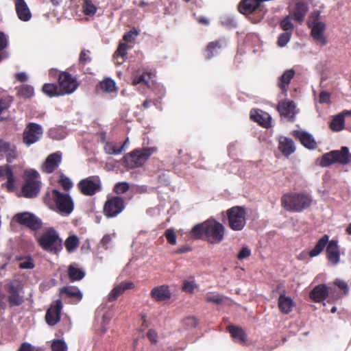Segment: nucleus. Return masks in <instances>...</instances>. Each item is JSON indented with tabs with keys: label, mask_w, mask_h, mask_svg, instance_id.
Returning a JSON list of instances; mask_svg holds the SVG:
<instances>
[{
	"label": "nucleus",
	"mask_w": 351,
	"mask_h": 351,
	"mask_svg": "<svg viewBox=\"0 0 351 351\" xmlns=\"http://www.w3.org/2000/svg\"><path fill=\"white\" fill-rule=\"evenodd\" d=\"M261 2V0H243L239 5V11L244 14H250L260 5Z\"/></svg>",
	"instance_id": "obj_30"
},
{
	"label": "nucleus",
	"mask_w": 351,
	"mask_h": 351,
	"mask_svg": "<svg viewBox=\"0 0 351 351\" xmlns=\"http://www.w3.org/2000/svg\"><path fill=\"white\" fill-rule=\"evenodd\" d=\"M25 173L27 180L22 193L24 197L32 198L36 196L40 191V183L38 180L39 174L34 169H27Z\"/></svg>",
	"instance_id": "obj_8"
},
{
	"label": "nucleus",
	"mask_w": 351,
	"mask_h": 351,
	"mask_svg": "<svg viewBox=\"0 0 351 351\" xmlns=\"http://www.w3.org/2000/svg\"><path fill=\"white\" fill-rule=\"evenodd\" d=\"M62 161V153L56 152L49 154L41 166V169L46 173H51L60 165Z\"/></svg>",
	"instance_id": "obj_16"
},
{
	"label": "nucleus",
	"mask_w": 351,
	"mask_h": 351,
	"mask_svg": "<svg viewBox=\"0 0 351 351\" xmlns=\"http://www.w3.org/2000/svg\"><path fill=\"white\" fill-rule=\"evenodd\" d=\"M229 227L234 231L243 229L246 223V212L243 207L233 206L226 210Z\"/></svg>",
	"instance_id": "obj_7"
},
{
	"label": "nucleus",
	"mask_w": 351,
	"mask_h": 351,
	"mask_svg": "<svg viewBox=\"0 0 351 351\" xmlns=\"http://www.w3.org/2000/svg\"><path fill=\"white\" fill-rule=\"evenodd\" d=\"M10 99L8 98H4L0 99V114L5 110H7L10 104Z\"/></svg>",
	"instance_id": "obj_60"
},
{
	"label": "nucleus",
	"mask_w": 351,
	"mask_h": 351,
	"mask_svg": "<svg viewBox=\"0 0 351 351\" xmlns=\"http://www.w3.org/2000/svg\"><path fill=\"white\" fill-rule=\"evenodd\" d=\"M223 297L218 293H212L208 295L206 300L208 302H213L215 304H220L223 302Z\"/></svg>",
	"instance_id": "obj_53"
},
{
	"label": "nucleus",
	"mask_w": 351,
	"mask_h": 351,
	"mask_svg": "<svg viewBox=\"0 0 351 351\" xmlns=\"http://www.w3.org/2000/svg\"><path fill=\"white\" fill-rule=\"evenodd\" d=\"M134 287V284L131 282H123L117 285L114 287L108 295V300L113 301L116 300L119 295L123 294L125 291Z\"/></svg>",
	"instance_id": "obj_27"
},
{
	"label": "nucleus",
	"mask_w": 351,
	"mask_h": 351,
	"mask_svg": "<svg viewBox=\"0 0 351 351\" xmlns=\"http://www.w3.org/2000/svg\"><path fill=\"white\" fill-rule=\"evenodd\" d=\"M278 307L280 311L285 314L289 313L295 305L293 300L289 296L280 294L278 300Z\"/></svg>",
	"instance_id": "obj_28"
},
{
	"label": "nucleus",
	"mask_w": 351,
	"mask_h": 351,
	"mask_svg": "<svg viewBox=\"0 0 351 351\" xmlns=\"http://www.w3.org/2000/svg\"><path fill=\"white\" fill-rule=\"evenodd\" d=\"M114 237V234L104 235L100 241V245L105 249H108Z\"/></svg>",
	"instance_id": "obj_52"
},
{
	"label": "nucleus",
	"mask_w": 351,
	"mask_h": 351,
	"mask_svg": "<svg viewBox=\"0 0 351 351\" xmlns=\"http://www.w3.org/2000/svg\"><path fill=\"white\" fill-rule=\"evenodd\" d=\"M90 51L88 50H82L80 54L79 61L81 64H85L90 61Z\"/></svg>",
	"instance_id": "obj_56"
},
{
	"label": "nucleus",
	"mask_w": 351,
	"mask_h": 351,
	"mask_svg": "<svg viewBox=\"0 0 351 351\" xmlns=\"http://www.w3.org/2000/svg\"><path fill=\"white\" fill-rule=\"evenodd\" d=\"M308 10V6L306 3L304 1L298 2L292 12L294 19L299 23H302Z\"/></svg>",
	"instance_id": "obj_29"
},
{
	"label": "nucleus",
	"mask_w": 351,
	"mask_h": 351,
	"mask_svg": "<svg viewBox=\"0 0 351 351\" xmlns=\"http://www.w3.org/2000/svg\"><path fill=\"white\" fill-rule=\"evenodd\" d=\"M38 242L44 250L56 252L60 249L61 241L54 230L49 229L38 239Z\"/></svg>",
	"instance_id": "obj_9"
},
{
	"label": "nucleus",
	"mask_w": 351,
	"mask_h": 351,
	"mask_svg": "<svg viewBox=\"0 0 351 351\" xmlns=\"http://www.w3.org/2000/svg\"><path fill=\"white\" fill-rule=\"evenodd\" d=\"M100 88L105 92L112 93L116 91L115 82L109 78L105 79L100 82Z\"/></svg>",
	"instance_id": "obj_40"
},
{
	"label": "nucleus",
	"mask_w": 351,
	"mask_h": 351,
	"mask_svg": "<svg viewBox=\"0 0 351 351\" xmlns=\"http://www.w3.org/2000/svg\"><path fill=\"white\" fill-rule=\"evenodd\" d=\"M151 296L154 300L160 302L169 299L171 293L167 286L162 285L154 288L151 291Z\"/></svg>",
	"instance_id": "obj_26"
},
{
	"label": "nucleus",
	"mask_w": 351,
	"mask_h": 351,
	"mask_svg": "<svg viewBox=\"0 0 351 351\" xmlns=\"http://www.w3.org/2000/svg\"><path fill=\"white\" fill-rule=\"evenodd\" d=\"M195 285L193 282H185L183 285V290L187 293H191L195 289Z\"/></svg>",
	"instance_id": "obj_63"
},
{
	"label": "nucleus",
	"mask_w": 351,
	"mask_h": 351,
	"mask_svg": "<svg viewBox=\"0 0 351 351\" xmlns=\"http://www.w3.org/2000/svg\"><path fill=\"white\" fill-rule=\"evenodd\" d=\"M129 189V184L127 182H120L115 185L114 191L118 194L126 192Z\"/></svg>",
	"instance_id": "obj_54"
},
{
	"label": "nucleus",
	"mask_w": 351,
	"mask_h": 351,
	"mask_svg": "<svg viewBox=\"0 0 351 351\" xmlns=\"http://www.w3.org/2000/svg\"><path fill=\"white\" fill-rule=\"evenodd\" d=\"M79 240L76 236H71L65 241V247L69 252H71L78 246Z\"/></svg>",
	"instance_id": "obj_43"
},
{
	"label": "nucleus",
	"mask_w": 351,
	"mask_h": 351,
	"mask_svg": "<svg viewBox=\"0 0 351 351\" xmlns=\"http://www.w3.org/2000/svg\"><path fill=\"white\" fill-rule=\"evenodd\" d=\"M18 94L25 98H30L34 95V88L29 85L22 86L18 91Z\"/></svg>",
	"instance_id": "obj_44"
},
{
	"label": "nucleus",
	"mask_w": 351,
	"mask_h": 351,
	"mask_svg": "<svg viewBox=\"0 0 351 351\" xmlns=\"http://www.w3.org/2000/svg\"><path fill=\"white\" fill-rule=\"evenodd\" d=\"M58 182L62 186V187L66 191H69L73 187V183L71 181V180L69 178L64 176L63 174H61L60 176Z\"/></svg>",
	"instance_id": "obj_47"
},
{
	"label": "nucleus",
	"mask_w": 351,
	"mask_h": 351,
	"mask_svg": "<svg viewBox=\"0 0 351 351\" xmlns=\"http://www.w3.org/2000/svg\"><path fill=\"white\" fill-rule=\"evenodd\" d=\"M328 294V288L325 285H319L311 291L310 297L315 302H320L324 301Z\"/></svg>",
	"instance_id": "obj_25"
},
{
	"label": "nucleus",
	"mask_w": 351,
	"mask_h": 351,
	"mask_svg": "<svg viewBox=\"0 0 351 351\" xmlns=\"http://www.w3.org/2000/svg\"><path fill=\"white\" fill-rule=\"evenodd\" d=\"M147 76L149 78L150 75L149 74H142L138 77H135L133 80V84L137 85L138 84L143 83L146 86H149V80L147 79Z\"/></svg>",
	"instance_id": "obj_51"
},
{
	"label": "nucleus",
	"mask_w": 351,
	"mask_h": 351,
	"mask_svg": "<svg viewBox=\"0 0 351 351\" xmlns=\"http://www.w3.org/2000/svg\"><path fill=\"white\" fill-rule=\"evenodd\" d=\"M319 102L323 104H328L330 102V95L326 92H322L319 94Z\"/></svg>",
	"instance_id": "obj_64"
},
{
	"label": "nucleus",
	"mask_w": 351,
	"mask_h": 351,
	"mask_svg": "<svg viewBox=\"0 0 351 351\" xmlns=\"http://www.w3.org/2000/svg\"><path fill=\"white\" fill-rule=\"evenodd\" d=\"M19 267L21 269H32L34 267V264L32 259L29 258L21 262Z\"/></svg>",
	"instance_id": "obj_58"
},
{
	"label": "nucleus",
	"mask_w": 351,
	"mask_h": 351,
	"mask_svg": "<svg viewBox=\"0 0 351 351\" xmlns=\"http://www.w3.org/2000/svg\"><path fill=\"white\" fill-rule=\"evenodd\" d=\"M280 27L284 31H285V32H290L291 33H292L294 26L291 23V17L289 16H286L280 22Z\"/></svg>",
	"instance_id": "obj_46"
},
{
	"label": "nucleus",
	"mask_w": 351,
	"mask_h": 351,
	"mask_svg": "<svg viewBox=\"0 0 351 351\" xmlns=\"http://www.w3.org/2000/svg\"><path fill=\"white\" fill-rule=\"evenodd\" d=\"M128 47L125 43H120L117 50L114 53V58L118 60L119 58H123L127 54V50Z\"/></svg>",
	"instance_id": "obj_49"
},
{
	"label": "nucleus",
	"mask_w": 351,
	"mask_h": 351,
	"mask_svg": "<svg viewBox=\"0 0 351 351\" xmlns=\"http://www.w3.org/2000/svg\"><path fill=\"white\" fill-rule=\"evenodd\" d=\"M43 133L41 125L30 123L25 128L23 132V142L27 145H30L38 141Z\"/></svg>",
	"instance_id": "obj_13"
},
{
	"label": "nucleus",
	"mask_w": 351,
	"mask_h": 351,
	"mask_svg": "<svg viewBox=\"0 0 351 351\" xmlns=\"http://www.w3.org/2000/svg\"><path fill=\"white\" fill-rule=\"evenodd\" d=\"M104 149L106 154L110 155H119L122 153L120 147H117L116 143L111 141L106 142Z\"/></svg>",
	"instance_id": "obj_37"
},
{
	"label": "nucleus",
	"mask_w": 351,
	"mask_h": 351,
	"mask_svg": "<svg viewBox=\"0 0 351 351\" xmlns=\"http://www.w3.org/2000/svg\"><path fill=\"white\" fill-rule=\"evenodd\" d=\"M138 32L136 29L130 30L129 32L125 34L123 39L126 42H132L138 36Z\"/></svg>",
	"instance_id": "obj_55"
},
{
	"label": "nucleus",
	"mask_w": 351,
	"mask_h": 351,
	"mask_svg": "<svg viewBox=\"0 0 351 351\" xmlns=\"http://www.w3.org/2000/svg\"><path fill=\"white\" fill-rule=\"evenodd\" d=\"M18 351H38V350L29 343H23Z\"/></svg>",
	"instance_id": "obj_61"
},
{
	"label": "nucleus",
	"mask_w": 351,
	"mask_h": 351,
	"mask_svg": "<svg viewBox=\"0 0 351 351\" xmlns=\"http://www.w3.org/2000/svg\"><path fill=\"white\" fill-rule=\"evenodd\" d=\"M112 318V315L110 313H106L103 315L101 322V328H99L100 332L101 333H104L107 331L106 326L110 322Z\"/></svg>",
	"instance_id": "obj_48"
},
{
	"label": "nucleus",
	"mask_w": 351,
	"mask_h": 351,
	"mask_svg": "<svg viewBox=\"0 0 351 351\" xmlns=\"http://www.w3.org/2000/svg\"><path fill=\"white\" fill-rule=\"evenodd\" d=\"M320 14L318 11L313 12L309 16L308 25L311 29V34L318 43L325 45L327 43L324 36L326 24L319 19Z\"/></svg>",
	"instance_id": "obj_5"
},
{
	"label": "nucleus",
	"mask_w": 351,
	"mask_h": 351,
	"mask_svg": "<svg viewBox=\"0 0 351 351\" xmlns=\"http://www.w3.org/2000/svg\"><path fill=\"white\" fill-rule=\"evenodd\" d=\"M295 136L300 139L302 144L309 149H314L317 147V143L313 136L304 131H295Z\"/></svg>",
	"instance_id": "obj_24"
},
{
	"label": "nucleus",
	"mask_w": 351,
	"mask_h": 351,
	"mask_svg": "<svg viewBox=\"0 0 351 351\" xmlns=\"http://www.w3.org/2000/svg\"><path fill=\"white\" fill-rule=\"evenodd\" d=\"M7 177V182L4 184L8 191H12L15 189V180L14 178L13 173L8 166V169H6V172L5 173Z\"/></svg>",
	"instance_id": "obj_41"
},
{
	"label": "nucleus",
	"mask_w": 351,
	"mask_h": 351,
	"mask_svg": "<svg viewBox=\"0 0 351 351\" xmlns=\"http://www.w3.org/2000/svg\"><path fill=\"white\" fill-rule=\"evenodd\" d=\"M278 149L285 156H289L293 154L295 147L293 141L285 136H280L278 139Z\"/></svg>",
	"instance_id": "obj_23"
},
{
	"label": "nucleus",
	"mask_w": 351,
	"mask_h": 351,
	"mask_svg": "<svg viewBox=\"0 0 351 351\" xmlns=\"http://www.w3.org/2000/svg\"><path fill=\"white\" fill-rule=\"evenodd\" d=\"M251 254L250 250L247 247H243L239 252L237 258L240 260L244 259L250 256Z\"/></svg>",
	"instance_id": "obj_59"
},
{
	"label": "nucleus",
	"mask_w": 351,
	"mask_h": 351,
	"mask_svg": "<svg viewBox=\"0 0 351 351\" xmlns=\"http://www.w3.org/2000/svg\"><path fill=\"white\" fill-rule=\"evenodd\" d=\"M0 153L5 155L8 162H12L18 156L16 146L3 139H0Z\"/></svg>",
	"instance_id": "obj_18"
},
{
	"label": "nucleus",
	"mask_w": 351,
	"mask_h": 351,
	"mask_svg": "<svg viewBox=\"0 0 351 351\" xmlns=\"http://www.w3.org/2000/svg\"><path fill=\"white\" fill-rule=\"evenodd\" d=\"M350 161L351 154L349 149L344 146L340 150H334L324 154L319 164L322 167H328L335 162L346 165Z\"/></svg>",
	"instance_id": "obj_6"
},
{
	"label": "nucleus",
	"mask_w": 351,
	"mask_h": 351,
	"mask_svg": "<svg viewBox=\"0 0 351 351\" xmlns=\"http://www.w3.org/2000/svg\"><path fill=\"white\" fill-rule=\"evenodd\" d=\"M295 71L293 69L286 71L280 77L279 84L280 88L283 92L287 91V86L289 85L291 80L293 77Z\"/></svg>",
	"instance_id": "obj_34"
},
{
	"label": "nucleus",
	"mask_w": 351,
	"mask_h": 351,
	"mask_svg": "<svg viewBox=\"0 0 351 351\" xmlns=\"http://www.w3.org/2000/svg\"><path fill=\"white\" fill-rule=\"evenodd\" d=\"M165 237L167 238V241L170 244H176V236L173 230L171 229H168L165 232Z\"/></svg>",
	"instance_id": "obj_57"
},
{
	"label": "nucleus",
	"mask_w": 351,
	"mask_h": 351,
	"mask_svg": "<svg viewBox=\"0 0 351 351\" xmlns=\"http://www.w3.org/2000/svg\"><path fill=\"white\" fill-rule=\"evenodd\" d=\"M250 117L255 122L265 128H269L271 125V118L270 115L261 110H253L251 111Z\"/></svg>",
	"instance_id": "obj_19"
},
{
	"label": "nucleus",
	"mask_w": 351,
	"mask_h": 351,
	"mask_svg": "<svg viewBox=\"0 0 351 351\" xmlns=\"http://www.w3.org/2000/svg\"><path fill=\"white\" fill-rule=\"evenodd\" d=\"M312 201L311 197L304 193H287L282 197L281 204L286 210L299 213L308 208Z\"/></svg>",
	"instance_id": "obj_2"
},
{
	"label": "nucleus",
	"mask_w": 351,
	"mask_h": 351,
	"mask_svg": "<svg viewBox=\"0 0 351 351\" xmlns=\"http://www.w3.org/2000/svg\"><path fill=\"white\" fill-rule=\"evenodd\" d=\"M223 47L221 41L215 43H210L206 49V57L208 58H212L215 54L218 53L221 48Z\"/></svg>",
	"instance_id": "obj_38"
},
{
	"label": "nucleus",
	"mask_w": 351,
	"mask_h": 351,
	"mask_svg": "<svg viewBox=\"0 0 351 351\" xmlns=\"http://www.w3.org/2000/svg\"><path fill=\"white\" fill-rule=\"evenodd\" d=\"M61 294H64L66 296L71 298L75 302H79L82 298V293L77 287H66L61 289Z\"/></svg>",
	"instance_id": "obj_31"
},
{
	"label": "nucleus",
	"mask_w": 351,
	"mask_h": 351,
	"mask_svg": "<svg viewBox=\"0 0 351 351\" xmlns=\"http://www.w3.org/2000/svg\"><path fill=\"white\" fill-rule=\"evenodd\" d=\"M228 331L236 341H239L241 343L245 342L246 335L241 328L235 326H229Z\"/></svg>",
	"instance_id": "obj_32"
},
{
	"label": "nucleus",
	"mask_w": 351,
	"mask_h": 351,
	"mask_svg": "<svg viewBox=\"0 0 351 351\" xmlns=\"http://www.w3.org/2000/svg\"><path fill=\"white\" fill-rule=\"evenodd\" d=\"M97 7L93 3V2L90 0L84 1L82 5V10L83 12L86 15L92 16L95 14L97 12Z\"/></svg>",
	"instance_id": "obj_42"
},
{
	"label": "nucleus",
	"mask_w": 351,
	"mask_h": 351,
	"mask_svg": "<svg viewBox=\"0 0 351 351\" xmlns=\"http://www.w3.org/2000/svg\"><path fill=\"white\" fill-rule=\"evenodd\" d=\"M59 89L61 95L73 93L78 87L76 78L71 74L63 72L58 77Z\"/></svg>",
	"instance_id": "obj_12"
},
{
	"label": "nucleus",
	"mask_w": 351,
	"mask_h": 351,
	"mask_svg": "<svg viewBox=\"0 0 351 351\" xmlns=\"http://www.w3.org/2000/svg\"><path fill=\"white\" fill-rule=\"evenodd\" d=\"M123 208V200L121 197H114L106 202L104 213L107 217H113L119 214Z\"/></svg>",
	"instance_id": "obj_14"
},
{
	"label": "nucleus",
	"mask_w": 351,
	"mask_h": 351,
	"mask_svg": "<svg viewBox=\"0 0 351 351\" xmlns=\"http://www.w3.org/2000/svg\"><path fill=\"white\" fill-rule=\"evenodd\" d=\"M78 187L82 194L91 196L101 189V181L97 176H90L82 180L78 183Z\"/></svg>",
	"instance_id": "obj_11"
},
{
	"label": "nucleus",
	"mask_w": 351,
	"mask_h": 351,
	"mask_svg": "<svg viewBox=\"0 0 351 351\" xmlns=\"http://www.w3.org/2000/svg\"><path fill=\"white\" fill-rule=\"evenodd\" d=\"M68 274L70 280L72 281L82 280L85 276L84 271L73 265H70L69 267Z\"/></svg>",
	"instance_id": "obj_36"
},
{
	"label": "nucleus",
	"mask_w": 351,
	"mask_h": 351,
	"mask_svg": "<svg viewBox=\"0 0 351 351\" xmlns=\"http://www.w3.org/2000/svg\"><path fill=\"white\" fill-rule=\"evenodd\" d=\"M8 292V302L12 306H20L24 302L23 296L21 295L23 286L20 281L14 280L6 285Z\"/></svg>",
	"instance_id": "obj_10"
},
{
	"label": "nucleus",
	"mask_w": 351,
	"mask_h": 351,
	"mask_svg": "<svg viewBox=\"0 0 351 351\" xmlns=\"http://www.w3.org/2000/svg\"><path fill=\"white\" fill-rule=\"evenodd\" d=\"M43 91L49 97L61 95L59 87L54 84H44Z\"/></svg>",
	"instance_id": "obj_39"
},
{
	"label": "nucleus",
	"mask_w": 351,
	"mask_h": 351,
	"mask_svg": "<svg viewBox=\"0 0 351 351\" xmlns=\"http://www.w3.org/2000/svg\"><path fill=\"white\" fill-rule=\"evenodd\" d=\"M15 7L17 16L20 20L23 21L30 20L32 14L24 0H16Z\"/></svg>",
	"instance_id": "obj_22"
},
{
	"label": "nucleus",
	"mask_w": 351,
	"mask_h": 351,
	"mask_svg": "<svg viewBox=\"0 0 351 351\" xmlns=\"http://www.w3.org/2000/svg\"><path fill=\"white\" fill-rule=\"evenodd\" d=\"M52 351H66L67 346L62 339L53 340L51 343Z\"/></svg>",
	"instance_id": "obj_45"
},
{
	"label": "nucleus",
	"mask_w": 351,
	"mask_h": 351,
	"mask_svg": "<svg viewBox=\"0 0 351 351\" xmlns=\"http://www.w3.org/2000/svg\"><path fill=\"white\" fill-rule=\"evenodd\" d=\"M197 323V319L193 317H189L184 320V324L187 327H194Z\"/></svg>",
	"instance_id": "obj_62"
},
{
	"label": "nucleus",
	"mask_w": 351,
	"mask_h": 351,
	"mask_svg": "<svg viewBox=\"0 0 351 351\" xmlns=\"http://www.w3.org/2000/svg\"><path fill=\"white\" fill-rule=\"evenodd\" d=\"M52 203L49 206L62 215H69L73 210L74 203L71 197L67 193L52 190L49 194Z\"/></svg>",
	"instance_id": "obj_3"
},
{
	"label": "nucleus",
	"mask_w": 351,
	"mask_h": 351,
	"mask_svg": "<svg viewBox=\"0 0 351 351\" xmlns=\"http://www.w3.org/2000/svg\"><path fill=\"white\" fill-rule=\"evenodd\" d=\"M278 109L282 117L289 119H292L296 114L295 105L293 101H282L279 103Z\"/></svg>",
	"instance_id": "obj_21"
},
{
	"label": "nucleus",
	"mask_w": 351,
	"mask_h": 351,
	"mask_svg": "<svg viewBox=\"0 0 351 351\" xmlns=\"http://www.w3.org/2000/svg\"><path fill=\"white\" fill-rule=\"evenodd\" d=\"M225 227L215 219H209L193 226L191 235L196 239H204L210 243L217 244L224 239Z\"/></svg>",
	"instance_id": "obj_1"
},
{
	"label": "nucleus",
	"mask_w": 351,
	"mask_h": 351,
	"mask_svg": "<svg viewBox=\"0 0 351 351\" xmlns=\"http://www.w3.org/2000/svg\"><path fill=\"white\" fill-rule=\"evenodd\" d=\"M157 151L158 148L156 147L136 149L125 154L123 159L130 168L140 167Z\"/></svg>",
	"instance_id": "obj_4"
},
{
	"label": "nucleus",
	"mask_w": 351,
	"mask_h": 351,
	"mask_svg": "<svg viewBox=\"0 0 351 351\" xmlns=\"http://www.w3.org/2000/svg\"><path fill=\"white\" fill-rule=\"evenodd\" d=\"M328 239L329 238L328 235H324V237H322L317 241L314 248L309 252L308 255L311 257H315L318 256L326 247V244L328 243Z\"/></svg>",
	"instance_id": "obj_33"
},
{
	"label": "nucleus",
	"mask_w": 351,
	"mask_h": 351,
	"mask_svg": "<svg viewBox=\"0 0 351 351\" xmlns=\"http://www.w3.org/2000/svg\"><path fill=\"white\" fill-rule=\"evenodd\" d=\"M343 114H338L335 116L330 122V128L332 130L339 132L344 128V117Z\"/></svg>",
	"instance_id": "obj_35"
},
{
	"label": "nucleus",
	"mask_w": 351,
	"mask_h": 351,
	"mask_svg": "<svg viewBox=\"0 0 351 351\" xmlns=\"http://www.w3.org/2000/svg\"><path fill=\"white\" fill-rule=\"evenodd\" d=\"M326 254L328 261L333 265H337L340 261V254L338 243L335 240L328 241L326 247Z\"/></svg>",
	"instance_id": "obj_20"
},
{
	"label": "nucleus",
	"mask_w": 351,
	"mask_h": 351,
	"mask_svg": "<svg viewBox=\"0 0 351 351\" xmlns=\"http://www.w3.org/2000/svg\"><path fill=\"white\" fill-rule=\"evenodd\" d=\"M291 34H292V33H291L290 32L281 34L280 35V36L278 38V45L280 47L285 46L290 40Z\"/></svg>",
	"instance_id": "obj_50"
},
{
	"label": "nucleus",
	"mask_w": 351,
	"mask_h": 351,
	"mask_svg": "<svg viewBox=\"0 0 351 351\" xmlns=\"http://www.w3.org/2000/svg\"><path fill=\"white\" fill-rule=\"evenodd\" d=\"M14 219L32 230L38 229L41 226V221L30 213L25 212L18 213L14 215Z\"/></svg>",
	"instance_id": "obj_15"
},
{
	"label": "nucleus",
	"mask_w": 351,
	"mask_h": 351,
	"mask_svg": "<svg viewBox=\"0 0 351 351\" xmlns=\"http://www.w3.org/2000/svg\"><path fill=\"white\" fill-rule=\"evenodd\" d=\"M62 308L61 300H56L55 304L51 305L47 310L45 315L47 323L50 326L56 324L60 319V312Z\"/></svg>",
	"instance_id": "obj_17"
}]
</instances>
